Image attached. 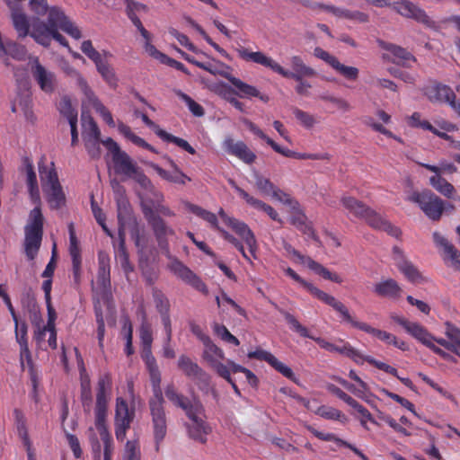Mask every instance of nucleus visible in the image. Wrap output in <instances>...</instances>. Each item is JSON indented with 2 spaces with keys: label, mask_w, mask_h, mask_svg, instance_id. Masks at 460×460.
<instances>
[{
  "label": "nucleus",
  "mask_w": 460,
  "mask_h": 460,
  "mask_svg": "<svg viewBox=\"0 0 460 460\" xmlns=\"http://www.w3.org/2000/svg\"><path fill=\"white\" fill-rule=\"evenodd\" d=\"M139 338L142 345L141 358L149 374L153 395L148 400L150 415L156 450L167 433V418L164 410V399L161 389V372L152 352L153 332L150 323H142L139 329Z\"/></svg>",
  "instance_id": "1"
},
{
  "label": "nucleus",
  "mask_w": 460,
  "mask_h": 460,
  "mask_svg": "<svg viewBox=\"0 0 460 460\" xmlns=\"http://www.w3.org/2000/svg\"><path fill=\"white\" fill-rule=\"evenodd\" d=\"M143 214L154 232L158 246L168 254L167 256L170 259L168 269L170 271L197 291L208 295V288L203 280L179 259L170 255L167 237L173 235L175 232L172 227L167 226L166 222L159 214L172 217L175 216V213L169 207L157 201L156 204L154 205V208L144 207Z\"/></svg>",
  "instance_id": "2"
},
{
  "label": "nucleus",
  "mask_w": 460,
  "mask_h": 460,
  "mask_svg": "<svg viewBox=\"0 0 460 460\" xmlns=\"http://www.w3.org/2000/svg\"><path fill=\"white\" fill-rule=\"evenodd\" d=\"M284 271L287 276L299 283L314 297L332 307L337 313L340 314L341 320L350 324L351 327L371 334L378 340L385 342L386 344H392L402 351L408 350L409 347L405 341H399L395 335L390 332L374 328L367 323L357 321L354 317L351 316L348 307L343 303L336 299L333 296L327 294L312 283L302 279L293 269L288 267L284 270Z\"/></svg>",
  "instance_id": "3"
},
{
  "label": "nucleus",
  "mask_w": 460,
  "mask_h": 460,
  "mask_svg": "<svg viewBox=\"0 0 460 460\" xmlns=\"http://www.w3.org/2000/svg\"><path fill=\"white\" fill-rule=\"evenodd\" d=\"M31 26V37L38 44L46 48L50 46L52 40H55L60 45L69 49L67 40L58 32V30H62L75 40L82 36L79 28L57 6L50 7L47 22L40 18H34Z\"/></svg>",
  "instance_id": "4"
},
{
  "label": "nucleus",
  "mask_w": 460,
  "mask_h": 460,
  "mask_svg": "<svg viewBox=\"0 0 460 460\" xmlns=\"http://www.w3.org/2000/svg\"><path fill=\"white\" fill-rule=\"evenodd\" d=\"M238 57L244 61L253 62L271 69L274 73L287 79L300 80L301 76L314 77L316 71L307 66L301 56L293 55L288 58L291 70L287 69L276 62L272 58L261 51L252 52L243 47L236 49Z\"/></svg>",
  "instance_id": "5"
},
{
  "label": "nucleus",
  "mask_w": 460,
  "mask_h": 460,
  "mask_svg": "<svg viewBox=\"0 0 460 460\" xmlns=\"http://www.w3.org/2000/svg\"><path fill=\"white\" fill-rule=\"evenodd\" d=\"M41 189L51 209H59L66 205V194L59 182L54 162L47 164L45 155L38 162Z\"/></svg>",
  "instance_id": "6"
},
{
  "label": "nucleus",
  "mask_w": 460,
  "mask_h": 460,
  "mask_svg": "<svg viewBox=\"0 0 460 460\" xmlns=\"http://www.w3.org/2000/svg\"><path fill=\"white\" fill-rule=\"evenodd\" d=\"M44 217L40 207H35L29 216V222L24 228V250L30 261L34 260L40 247L43 236Z\"/></svg>",
  "instance_id": "7"
},
{
  "label": "nucleus",
  "mask_w": 460,
  "mask_h": 460,
  "mask_svg": "<svg viewBox=\"0 0 460 460\" xmlns=\"http://www.w3.org/2000/svg\"><path fill=\"white\" fill-rule=\"evenodd\" d=\"M406 200L417 204L423 213L431 220L440 219L444 210V201L431 190L411 191L408 194Z\"/></svg>",
  "instance_id": "8"
},
{
  "label": "nucleus",
  "mask_w": 460,
  "mask_h": 460,
  "mask_svg": "<svg viewBox=\"0 0 460 460\" xmlns=\"http://www.w3.org/2000/svg\"><path fill=\"white\" fill-rule=\"evenodd\" d=\"M220 75L227 79L237 90L235 92L231 86L226 83H221L217 85V93L223 96L225 100L228 102V98H234V94H237L241 98L256 97L263 102H268L270 98L266 94H262L260 91L251 84L243 82L241 79L233 76L231 74L226 72H221Z\"/></svg>",
  "instance_id": "9"
},
{
  "label": "nucleus",
  "mask_w": 460,
  "mask_h": 460,
  "mask_svg": "<svg viewBox=\"0 0 460 460\" xmlns=\"http://www.w3.org/2000/svg\"><path fill=\"white\" fill-rule=\"evenodd\" d=\"M390 317L394 323L401 325L407 333L411 335L426 347L429 348L434 353L439 355L445 359L450 358L448 353L434 344L435 337H433L424 326L418 323L411 322L406 318L397 314H391Z\"/></svg>",
  "instance_id": "10"
},
{
  "label": "nucleus",
  "mask_w": 460,
  "mask_h": 460,
  "mask_svg": "<svg viewBox=\"0 0 460 460\" xmlns=\"http://www.w3.org/2000/svg\"><path fill=\"white\" fill-rule=\"evenodd\" d=\"M81 50L95 64L97 71L100 73L103 80L110 86L116 87L118 84V78L113 68L106 59L102 58L101 53L93 48L92 41L89 40H84L81 45Z\"/></svg>",
  "instance_id": "11"
},
{
  "label": "nucleus",
  "mask_w": 460,
  "mask_h": 460,
  "mask_svg": "<svg viewBox=\"0 0 460 460\" xmlns=\"http://www.w3.org/2000/svg\"><path fill=\"white\" fill-rule=\"evenodd\" d=\"M218 216L226 226L231 227L232 230L242 238L248 246L250 254L252 255L253 259H256L258 243L256 237L249 226L243 221L233 217H229L222 208L218 210Z\"/></svg>",
  "instance_id": "12"
},
{
  "label": "nucleus",
  "mask_w": 460,
  "mask_h": 460,
  "mask_svg": "<svg viewBox=\"0 0 460 460\" xmlns=\"http://www.w3.org/2000/svg\"><path fill=\"white\" fill-rule=\"evenodd\" d=\"M285 251L294 257V261L306 265L315 274L321 276L324 279L332 281L337 284L343 282L342 278L335 272H331L327 268L323 266L321 263L315 261L308 256L303 255L299 251L295 249L290 243H284Z\"/></svg>",
  "instance_id": "13"
},
{
  "label": "nucleus",
  "mask_w": 460,
  "mask_h": 460,
  "mask_svg": "<svg viewBox=\"0 0 460 460\" xmlns=\"http://www.w3.org/2000/svg\"><path fill=\"white\" fill-rule=\"evenodd\" d=\"M134 417L135 410L128 408V404L125 399L118 397L116 399L114 425L116 438L119 441L125 439L127 431L129 429Z\"/></svg>",
  "instance_id": "14"
},
{
  "label": "nucleus",
  "mask_w": 460,
  "mask_h": 460,
  "mask_svg": "<svg viewBox=\"0 0 460 460\" xmlns=\"http://www.w3.org/2000/svg\"><path fill=\"white\" fill-rule=\"evenodd\" d=\"M114 171L117 174L134 178L139 184L145 186L148 181L146 174L137 166L130 156L124 151L112 156Z\"/></svg>",
  "instance_id": "15"
},
{
  "label": "nucleus",
  "mask_w": 460,
  "mask_h": 460,
  "mask_svg": "<svg viewBox=\"0 0 460 460\" xmlns=\"http://www.w3.org/2000/svg\"><path fill=\"white\" fill-rule=\"evenodd\" d=\"M31 72L33 79L42 92L50 94L56 91L58 80L55 73L48 70L41 65L37 57L32 59Z\"/></svg>",
  "instance_id": "16"
},
{
  "label": "nucleus",
  "mask_w": 460,
  "mask_h": 460,
  "mask_svg": "<svg viewBox=\"0 0 460 460\" xmlns=\"http://www.w3.org/2000/svg\"><path fill=\"white\" fill-rule=\"evenodd\" d=\"M111 385L112 379L110 373H104L99 377L94 407L95 419L107 418L109 394L111 390Z\"/></svg>",
  "instance_id": "17"
},
{
  "label": "nucleus",
  "mask_w": 460,
  "mask_h": 460,
  "mask_svg": "<svg viewBox=\"0 0 460 460\" xmlns=\"http://www.w3.org/2000/svg\"><path fill=\"white\" fill-rule=\"evenodd\" d=\"M280 313L284 316L287 323L289 324L291 330L297 332L301 337L309 338L314 341L322 349H326L327 351L338 352L340 354L342 353L343 345L338 346L327 341L326 340L321 337H314L311 335L308 329L302 325L293 314L284 310H280Z\"/></svg>",
  "instance_id": "18"
},
{
  "label": "nucleus",
  "mask_w": 460,
  "mask_h": 460,
  "mask_svg": "<svg viewBox=\"0 0 460 460\" xmlns=\"http://www.w3.org/2000/svg\"><path fill=\"white\" fill-rule=\"evenodd\" d=\"M135 115L137 117H140L142 121L149 128H151L155 133V135L158 137H160L163 141L173 143L174 145H176L177 146H179L180 148L183 149L184 151L188 152L190 155H194L196 153V150L188 143V141L179 137H175L162 129L156 123L151 120L146 113L140 112L139 111H135Z\"/></svg>",
  "instance_id": "19"
},
{
  "label": "nucleus",
  "mask_w": 460,
  "mask_h": 460,
  "mask_svg": "<svg viewBox=\"0 0 460 460\" xmlns=\"http://www.w3.org/2000/svg\"><path fill=\"white\" fill-rule=\"evenodd\" d=\"M202 358L218 376H226V369L229 368V361L231 360L228 359L226 364L221 362V360L225 359V353L212 341L204 344Z\"/></svg>",
  "instance_id": "20"
},
{
  "label": "nucleus",
  "mask_w": 460,
  "mask_h": 460,
  "mask_svg": "<svg viewBox=\"0 0 460 460\" xmlns=\"http://www.w3.org/2000/svg\"><path fill=\"white\" fill-rule=\"evenodd\" d=\"M394 9L401 15L406 18H411L427 27L432 28L435 26V22L427 14V13L411 1L403 0L396 2L394 3Z\"/></svg>",
  "instance_id": "21"
},
{
  "label": "nucleus",
  "mask_w": 460,
  "mask_h": 460,
  "mask_svg": "<svg viewBox=\"0 0 460 460\" xmlns=\"http://www.w3.org/2000/svg\"><path fill=\"white\" fill-rule=\"evenodd\" d=\"M77 83L87 98L89 103L93 106L95 111L102 117L103 121L107 123L110 127H115V121L110 111L102 103V102L95 96L94 93L89 87L86 80L83 78L81 75L77 78Z\"/></svg>",
  "instance_id": "22"
},
{
  "label": "nucleus",
  "mask_w": 460,
  "mask_h": 460,
  "mask_svg": "<svg viewBox=\"0 0 460 460\" xmlns=\"http://www.w3.org/2000/svg\"><path fill=\"white\" fill-rule=\"evenodd\" d=\"M68 233H69V254L72 260V270L74 281L75 284L79 285L81 281V273H82V257H81V248L79 245V241L76 237L74 223L68 224Z\"/></svg>",
  "instance_id": "23"
},
{
  "label": "nucleus",
  "mask_w": 460,
  "mask_h": 460,
  "mask_svg": "<svg viewBox=\"0 0 460 460\" xmlns=\"http://www.w3.org/2000/svg\"><path fill=\"white\" fill-rule=\"evenodd\" d=\"M247 356L249 358H255L258 360L267 362L270 367H272L276 371L280 373L282 376H284L285 377L293 382H296V377L293 370L289 367L286 366L284 363L279 361L270 352L261 349H257L254 351H250Z\"/></svg>",
  "instance_id": "24"
},
{
  "label": "nucleus",
  "mask_w": 460,
  "mask_h": 460,
  "mask_svg": "<svg viewBox=\"0 0 460 460\" xmlns=\"http://www.w3.org/2000/svg\"><path fill=\"white\" fill-rule=\"evenodd\" d=\"M223 147L226 153L237 157L244 164H252L256 160V155L243 141H234L231 137H227L224 140Z\"/></svg>",
  "instance_id": "25"
},
{
  "label": "nucleus",
  "mask_w": 460,
  "mask_h": 460,
  "mask_svg": "<svg viewBox=\"0 0 460 460\" xmlns=\"http://www.w3.org/2000/svg\"><path fill=\"white\" fill-rule=\"evenodd\" d=\"M152 296L157 312L160 314L161 322L164 326V332L169 334L172 321L170 316V301L164 292L157 288H153Z\"/></svg>",
  "instance_id": "26"
},
{
  "label": "nucleus",
  "mask_w": 460,
  "mask_h": 460,
  "mask_svg": "<svg viewBox=\"0 0 460 460\" xmlns=\"http://www.w3.org/2000/svg\"><path fill=\"white\" fill-rule=\"evenodd\" d=\"M243 373L244 374L247 382L252 386L256 387L258 385L259 380L257 376L248 368L236 364L234 361H229V368L226 369V376H219L224 378L227 383H229L234 389V392L236 395L241 396V391L238 388L235 381L232 378L231 374L234 373Z\"/></svg>",
  "instance_id": "27"
},
{
  "label": "nucleus",
  "mask_w": 460,
  "mask_h": 460,
  "mask_svg": "<svg viewBox=\"0 0 460 460\" xmlns=\"http://www.w3.org/2000/svg\"><path fill=\"white\" fill-rule=\"evenodd\" d=\"M9 8L12 11L11 17L18 36L20 38H24L28 35L31 36V31L32 30V21L30 22L28 20L27 15L22 12V10L18 6L16 3H12V7ZM34 18L35 17H33L31 20Z\"/></svg>",
  "instance_id": "28"
},
{
  "label": "nucleus",
  "mask_w": 460,
  "mask_h": 460,
  "mask_svg": "<svg viewBox=\"0 0 460 460\" xmlns=\"http://www.w3.org/2000/svg\"><path fill=\"white\" fill-rule=\"evenodd\" d=\"M423 93L431 102L447 103L450 98L456 97V93L448 85L439 83L425 86Z\"/></svg>",
  "instance_id": "29"
},
{
  "label": "nucleus",
  "mask_w": 460,
  "mask_h": 460,
  "mask_svg": "<svg viewBox=\"0 0 460 460\" xmlns=\"http://www.w3.org/2000/svg\"><path fill=\"white\" fill-rule=\"evenodd\" d=\"M23 164H24L25 171L27 173L26 182H27V187H28V191H29L31 200L35 205V207L40 208V204H41L40 194L37 176H36V172L34 171L33 164L30 158L25 157L23 159Z\"/></svg>",
  "instance_id": "30"
},
{
  "label": "nucleus",
  "mask_w": 460,
  "mask_h": 460,
  "mask_svg": "<svg viewBox=\"0 0 460 460\" xmlns=\"http://www.w3.org/2000/svg\"><path fill=\"white\" fill-rule=\"evenodd\" d=\"M177 367L190 379L205 380L207 377L206 372L187 355L179 357Z\"/></svg>",
  "instance_id": "31"
},
{
  "label": "nucleus",
  "mask_w": 460,
  "mask_h": 460,
  "mask_svg": "<svg viewBox=\"0 0 460 460\" xmlns=\"http://www.w3.org/2000/svg\"><path fill=\"white\" fill-rule=\"evenodd\" d=\"M97 285L104 292L111 288L110 257L102 252H100L98 254Z\"/></svg>",
  "instance_id": "32"
},
{
  "label": "nucleus",
  "mask_w": 460,
  "mask_h": 460,
  "mask_svg": "<svg viewBox=\"0 0 460 460\" xmlns=\"http://www.w3.org/2000/svg\"><path fill=\"white\" fill-rule=\"evenodd\" d=\"M308 431H310L314 437L323 440V441H333L340 447H344L350 449L354 454L358 456L362 460H369V458L358 448H357L354 445L349 443L346 440H343L338 438L333 433H323L322 431L317 430L314 427L308 425L306 426Z\"/></svg>",
  "instance_id": "33"
},
{
  "label": "nucleus",
  "mask_w": 460,
  "mask_h": 460,
  "mask_svg": "<svg viewBox=\"0 0 460 460\" xmlns=\"http://www.w3.org/2000/svg\"><path fill=\"white\" fill-rule=\"evenodd\" d=\"M374 292L381 297L398 299L402 296V289L397 281L387 279L375 284Z\"/></svg>",
  "instance_id": "34"
},
{
  "label": "nucleus",
  "mask_w": 460,
  "mask_h": 460,
  "mask_svg": "<svg viewBox=\"0 0 460 460\" xmlns=\"http://www.w3.org/2000/svg\"><path fill=\"white\" fill-rule=\"evenodd\" d=\"M95 427L103 443V460H111L113 455V440L106 426V418L95 419Z\"/></svg>",
  "instance_id": "35"
},
{
  "label": "nucleus",
  "mask_w": 460,
  "mask_h": 460,
  "mask_svg": "<svg viewBox=\"0 0 460 460\" xmlns=\"http://www.w3.org/2000/svg\"><path fill=\"white\" fill-rule=\"evenodd\" d=\"M189 437L201 444H206L208 436L212 432L210 425L205 420H195L186 425Z\"/></svg>",
  "instance_id": "36"
},
{
  "label": "nucleus",
  "mask_w": 460,
  "mask_h": 460,
  "mask_svg": "<svg viewBox=\"0 0 460 460\" xmlns=\"http://www.w3.org/2000/svg\"><path fill=\"white\" fill-rule=\"evenodd\" d=\"M381 46L394 56L392 62L394 64L409 66V62H416V58L402 47L393 43H383Z\"/></svg>",
  "instance_id": "37"
},
{
  "label": "nucleus",
  "mask_w": 460,
  "mask_h": 460,
  "mask_svg": "<svg viewBox=\"0 0 460 460\" xmlns=\"http://www.w3.org/2000/svg\"><path fill=\"white\" fill-rule=\"evenodd\" d=\"M445 333L449 339V341L444 339L436 338L434 341L460 356V330L455 327L453 324L447 323Z\"/></svg>",
  "instance_id": "38"
},
{
  "label": "nucleus",
  "mask_w": 460,
  "mask_h": 460,
  "mask_svg": "<svg viewBox=\"0 0 460 460\" xmlns=\"http://www.w3.org/2000/svg\"><path fill=\"white\" fill-rule=\"evenodd\" d=\"M14 418V424L17 429V434L22 439L23 446L27 451L31 450V441L29 437L27 420L22 410L15 408L13 411Z\"/></svg>",
  "instance_id": "39"
},
{
  "label": "nucleus",
  "mask_w": 460,
  "mask_h": 460,
  "mask_svg": "<svg viewBox=\"0 0 460 460\" xmlns=\"http://www.w3.org/2000/svg\"><path fill=\"white\" fill-rule=\"evenodd\" d=\"M306 216L301 211H296L290 217V223L297 228L301 233L313 239L314 242L320 243L319 236L316 234L314 229L308 224Z\"/></svg>",
  "instance_id": "40"
},
{
  "label": "nucleus",
  "mask_w": 460,
  "mask_h": 460,
  "mask_svg": "<svg viewBox=\"0 0 460 460\" xmlns=\"http://www.w3.org/2000/svg\"><path fill=\"white\" fill-rule=\"evenodd\" d=\"M185 208L188 209V211L207 222L211 228L217 230V232L221 228L218 225L217 216L215 213L190 202H186Z\"/></svg>",
  "instance_id": "41"
},
{
  "label": "nucleus",
  "mask_w": 460,
  "mask_h": 460,
  "mask_svg": "<svg viewBox=\"0 0 460 460\" xmlns=\"http://www.w3.org/2000/svg\"><path fill=\"white\" fill-rule=\"evenodd\" d=\"M118 130L119 132L128 141L132 142L134 145L142 147L144 149L149 150L155 154H157V150L148 144L145 139L137 136L130 128L129 126L124 124L122 121L118 123Z\"/></svg>",
  "instance_id": "42"
},
{
  "label": "nucleus",
  "mask_w": 460,
  "mask_h": 460,
  "mask_svg": "<svg viewBox=\"0 0 460 460\" xmlns=\"http://www.w3.org/2000/svg\"><path fill=\"white\" fill-rule=\"evenodd\" d=\"M166 398L175 406L181 410L187 409V407L192 402L190 398L179 393L175 385L171 383L168 384L164 389Z\"/></svg>",
  "instance_id": "43"
},
{
  "label": "nucleus",
  "mask_w": 460,
  "mask_h": 460,
  "mask_svg": "<svg viewBox=\"0 0 460 460\" xmlns=\"http://www.w3.org/2000/svg\"><path fill=\"white\" fill-rule=\"evenodd\" d=\"M341 202L342 206L349 211V213L352 214L354 217L362 219L365 213L367 211L369 208L362 201L357 199L354 197L350 196H343L341 199Z\"/></svg>",
  "instance_id": "44"
},
{
  "label": "nucleus",
  "mask_w": 460,
  "mask_h": 460,
  "mask_svg": "<svg viewBox=\"0 0 460 460\" xmlns=\"http://www.w3.org/2000/svg\"><path fill=\"white\" fill-rule=\"evenodd\" d=\"M115 256L116 260L120 264L126 277L128 278V274L134 270V266L129 261V256L127 252L125 241L123 238L120 239L119 245L116 248Z\"/></svg>",
  "instance_id": "45"
},
{
  "label": "nucleus",
  "mask_w": 460,
  "mask_h": 460,
  "mask_svg": "<svg viewBox=\"0 0 460 460\" xmlns=\"http://www.w3.org/2000/svg\"><path fill=\"white\" fill-rule=\"evenodd\" d=\"M431 186L447 198H451L455 192L454 186L439 174L429 178Z\"/></svg>",
  "instance_id": "46"
},
{
  "label": "nucleus",
  "mask_w": 460,
  "mask_h": 460,
  "mask_svg": "<svg viewBox=\"0 0 460 460\" xmlns=\"http://www.w3.org/2000/svg\"><path fill=\"white\" fill-rule=\"evenodd\" d=\"M396 267L412 283L417 282L421 278L418 269L408 260L399 261Z\"/></svg>",
  "instance_id": "47"
},
{
  "label": "nucleus",
  "mask_w": 460,
  "mask_h": 460,
  "mask_svg": "<svg viewBox=\"0 0 460 460\" xmlns=\"http://www.w3.org/2000/svg\"><path fill=\"white\" fill-rule=\"evenodd\" d=\"M59 112L66 118L69 123L77 122V111L73 107L71 100L68 96L61 98L58 103Z\"/></svg>",
  "instance_id": "48"
},
{
  "label": "nucleus",
  "mask_w": 460,
  "mask_h": 460,
  "mask_svg": "<svg viewBox=\"0 0 460 460\" xmlns=\"http://www.w3.org/2000/svg\"><path fill=\"white\" fill-rule=\"evenodd\" d=\"M315 413L326 420H340L341 422L347 420V417L340 410L327 405L318 407Z\"/></svg>",
  "instance_id": "49"
},
{
  "label": "nucleus",
  "mask_w": 460,
  "mask_h": 460,
  "mask_svg": "<svg viewBox=\"0 0 460 460\" xmlns=\"http://www.w3.org/2000/svg\"><path fill=\"white\" fill-rule=\"evenodd\" d=\"M175 94L185 102L187 105L189 111L194 115L195 117H202L205 114L204 108L195 102L190 96L186 94L181 90H176Z\"/></svg>",
  "instance_id": "50"
},
{
  "label": "nucleus",
  "mask_w": 460,
  "mask_h": 460,
  "mask_svg": "<svg viewBox=\"0 0 460 460\" xmlns=\"http://www.w3.org/2000/svg\"><path fill=\"white\" fill-rule=\"evenodd\" d=\"M362 219H364L370 227L376 230H382L387 222L386 219L371 208H367Z\"/></svg>",
  "instance_id": "51"
},
{
  "label": "nucleus",
  "mask_w": 460,
  "mask_h": 460,
  "mask_svg": "<svg viewBox=\"0 0 460 460\" xmlns=\"http://www.w3.org/2000/svg\"><path fill=\"white\" fill-rule=\"evenodd\" d=\"M332 68L348 80L356 81L358 78L359 70L357 67L345 66L339 60H337Z\"/></svg>",
  "instance_id": "52"
},
{
  "label": "nucleus",
  "mask_w": 460,
  "mask_h": 460,
  "mask_svg": "<svg viewBox=\"0 0 460 460\" xmlns=\"http://www.w3.org/2000/svg\"><path fill=\"white\" fill-rule=\"evenodd\" d=\"M184 412L190 422H195V420L200 421L204 419V408L202 404L199 402H192L187 409L184 410Z\"/></svg>",
  "instance_id": "53"
},
{
  "label": "nucleus",
  "mask_w": 460,
  "mask_h": 460,
  "mask_svg": "<svg viewBox=\"0 0 460 460\" xmlns=\"http://www.w3.org/2000/svg\"><path fill=\"white\" fill-rule=\"evenodd\" d=\"M81 402L85 412L90 411L92 406V391L88 378L81 382Z\"/></svg>",
  "instance_id": "54"
},
{
  "label": "nucleus",
  "mask_w": 460,
  "mask_h": 460,
  "mask_svg": "<svg viewBox=\"0 0 460 460\" xmlns=\"http://www.w3.org/2000/svg\"><path fill=\"white\" fill-rule=\"evenodd\" d=\"M218 233L226 241L233 244L241 252V254L246 261L252 262L251 257H252V255L251 254V256H249L247 254V252L244 250L243 244L242 243L241 241H239L236 237H234L233 234L223 229L222 227L219 229Z\"/></svg>",
  "instance_id": "55"
},
{
  "label": "nucleus",
  "mask_w": 460,
  "mask_h": 460,
  "mask_svg": "<svg viewBox=\"0 0 460 460\" xmlns=\"http://www.w3.org/2000/svg\"><path fill=\"white\" fill-rule=\"evenodd\" d=\"M84 132L83 133V138L85 139H101V131L98 125L93 118H89L86 124H84Z\"/></svg>",
  "instance_id": "56"
},
{
  "label": "nucleus",
  "mask_w": 460,
  "mask_h": 460,
  "mask_svg": "<svg viewBox=\"0 0 460 460\" xmlns=\"http://www.w3.org/2000/svg\"><path fill=\"white\" fill-rule=\"evenodd\" d=\"M186 21L194 30H196L202 36V38L212 48H214L217 51H218L220 53L224 52V49L222 48H220V46L218 44H217L215 41H213V40L207 34V32L204 31V29L199 23H197L192 18L187 17Z\"/></svg>",
  "instance_id": "57"
},
{
  "label": "nucleus",
  "mask_w": 460,
  "mask_h": 460,
  "mask_svg": "<svg viewBox=\"0 0 460 460\" xmlns=\"http://www.w3.org/2000/svg\"><path fill=\"white\" fill-rule=\"evenodd\" d=\"M419 164L436 174H438L440 171L447 173H455L457 172L456 166L454 164L447 162H441L439 167L423 163H420Z\"/></svg>",
  "instance_id": "58"
},
{
  "label": "nucleus",
  "mask_w": 460,
  "mask_h": 460,
  "mask_svg": "<svg viewBox=\"0 0 460 460\" xmlns=\"http://www.w3.org/2000/svg\"><path fill=\"white\" fill-rule=\"evenodd\" d=\"M343 342V350L341 355H344L349 358H351L353 361H355L357 364H362L364 361H367L366 358L367 357H364L358 349H354L349 342Z\"/></svg>",
  "instance_id": "59"
},
{
  "label": "nucleus",
  "mask_w": 460,
  "mask_h": 460,
  "mask_svg": "<svg viewBox=\"0 0 460 460\" xmlns=\"http://www.w3.org/2000/svg\"><path fill=\"white\" fill-rule=\"evenodd\" d=\"M5 51L4 56L8 54L16 60H24L27 54L26 48L15 42L8 44Z\"/></svg>",
  "instance_id": "60"
},
{
  "label": "nucleus",
  "mask_w": 460,
  "mask_h": 460,
  "mask_svg": "<svg viewBox=\"0 0 460 460\" xmlns=\"http://www.w3.org/2000/svg\"><path fill=\"white\" fill-rule=\"evenodd\" d=\"M246 125L251 132H252L254 135H256L261 139L264 140L276 152V148H278V146H279V144H277L270 137H269L266 134H264V132L259 127H257L253 122L246 121Z\"/></svg>",
  "instance_id": "61"
},
{
  "label": "nucleus",
  "mask_w": 460,
  "mask_h": 460,
  "mask_svg": "<svg viewBox=\"0 0 460 460\" xmlns=\"http://www.w3.org/2000/svg\"><path fill=\"white\" fill-rule=\"evenodd\" d=\"M84 146L89 155L93 159H98L101 156V139H85L84 140Z\"/></svg>",
  "instance_id": "62"
},
{
  "label": "nucleus",
  "mask_w": 460,
  "mask_h": 460,
  "mask_svg": "<svg viewBox=\"0 0 460 460\" xmlns=\"http://www.w3.org/2000/svg\"><path fill=\"white\" fill-rule=\"evenodd\" d=\"M169 163L173 169V175L171 182L180 185H185L186 182L191 181V179L188 175H186L180 170V168L177 166L173 160L169 159Z\"/></svg>",
  "instance_id": "63"
},
{
  "label": "nucleus",
  "mask_w": 460,
  "mask_h": 460,
  "mask_svg": "<svg viewBox=\"0 0 460 460\" xmlns=\"http://www.w3.org/2000/svg\"><path fill=\"white\" fill-rule=\"evenodd\" d=\"M294 115L296 119L299 120L300 123L307 128H313L314 125L315 124V119L314 116L306 111H304L299 109H295Z\"/></svg>",
  "instance_id": "64"
}]
</instances>
